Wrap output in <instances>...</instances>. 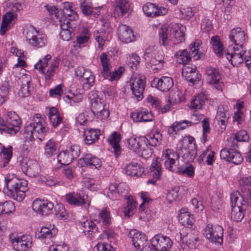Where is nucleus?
Here are the masks:
<instances>
[{"label":"nucleus","mask_w":251,"mask_h":251,"mask_svg":"<svg viewBox=\"0 0 251 251\" xmlns=\"http://www.w3.org/2000/svg\"><path fill=\"white\" fill-rule=\"evenodd\" d=\"M27 190L26 180L19 179L14 175H8L5 177L3 191L13 199L19 201H22Z\"/></svg>","instance_id":"obj_1"},{"label":"nucleus","mask_w":251,"mask_h":251,"mask_svg":"<svg viewBox=\"0 0 251 251\" xmlns=\"http://www.w3.org/2000/svg\"><path fill=\"white\" fill-rule=\"evenodd\" d=\"M48 130L45 120L40 114H36L33 117L32 122L25 127L24 134L26 139L32 141L38 139L41 141Z\"/></svg>","instance_id":"obj_2"},{"label":"nucleus","mask_w":251,"mask_h":251,"mask_svg":"<svg viewBox=\"0 0 251 251\" xmlns=\"http://www.w3.org/2000/svg\"><path fill=\"white\" fill-rule=\"evenodd\" d=\"M159 36L160 45H166L169 41L177 44L185 40L183 27H180L179 26L169 29L166 26H162L159 30Z\"/></svg>","instance_id":"obj_3"},{"label":"nucleus","mask_w":251,"mask_h":251,"mask_svg":"<svg viewBox=\"0 0 251 251\" xmlns=\"http://www.w3.org/2000/svg\"><path fill=\"white\" fill-rule=\"evenodd\" d=\"M242 192L243 197L238 191L234 192L230 195V202L232 208L234 206L243 207L245 204L244 199L251 205V177H243L241 181Z\"/></svg>","instance_id":"obj_4"},{"label":"nucleus","mask_w":251,"mask_h":251,"mask_svg":"<svg viewBox=\"0 0 251 251\" xmlns=\"http://www.w3.org/2000/svg\"><path fill=\"white\" fill-rule=\"evenodd\" d=\"M88 98L91 103V111L93 114L100 120L107 118L109 112L104 108L103 100L99 98L97 91H91L88 94Z\"/></svg>","instance_id":"obj_5"},{"label":"nucleus","mask_w":251,"mask_h":251,"mask_svg":"<svg viewBox=\"0 0 251 251\" xmlns=\"http://www.w3.org/2000/svg\"><path fill=\"white\" fill-rule=\"evenodd\" d=\"M50 59V55L48 54L42 59L39 60L34 66L35 68L38 70L40 73L44 75L46 80H50L54 75L60 61L58 58H55L50 66H48V61Z\"/></svg>","instance_id":"obj_6"},{"label":"nucleus","mask_w":251,"mask_h":251,"mask_svg":"<svg viewBox=\"0 0 251 251\" xmlns=\"http://www.w3.org/2000/svg\"><path fill=\"white\" fill-rule=\"evenodd\" d=\"M27 43L31 47L39 49L46 46L47 39L44 35L40 34L36 28L32 26H27L24 31Z\"/></svg>","instance_id":"obj_7"},{"label":"nucleus","mask_w":251,"mask_h":251,"mask_svg":"<svg viewBox=\"0 0 251 251\" xmlns=\"http://www.w3.org/2000/svg\"><path fill=\"white\" fill-rule=\"evenodd\" d=\"M194 138L191 136H186L181 140L180 153L187 162L193 161L197 156L196 144Z\"/></svg>","instance_id":"obj_8"},{"label":"nucleus","mask_w":251,"mask_h":251,"mask_svg":"<svg viewBox=\"0 0 251 251\" xmlns=\"http://www.w3.org/2000/svg\"><path fill=\"white\" fill-rule=\"evenodd\" d=\"M228 144L230 148L228 149H223L221 151V158L235 165L241 164L243 158L241 153L236 150V148L238 147L237 145L235 143H233L231 138L228 140Z\"/></svg>","instance_id":"obj_9"},{"label":"nucleus","mask_w":251,"mask_h":251,"mask_svg":"<svg viewBox=\"0 0 251 251\" xmlns=\"http://www.w3.org/2000/svg\"><path fill=\"white\" fill-rule=\"evenodd\" d=\"M150 248L152 251H168L173 242L167 236L161 234L155 235L150 241Z\"/></svg>","instance_id":"obj_10"},{"label":"nucleus","mask_w":251,"mask_h":251,"mask_svg":"<svg viewBox=\"0 0 251 251\" xmlns=\"http://www.w3.org/2000/svg\"><path fill=\"white\" fill-rule=\"evenodd\" d=\"M175 239L183 248L195 249L200 244L199 237L192 232L185 234L180 232L176 234Z\"/></svg>","instance_id":"obj_11"},{"label":"nucleus","mask_w":251,"mask_h":251,"mask_svg":"<svg viewBox=\"0 0 251 251\" xmlns=\"http://www.w3.org/2000/svg\"><path fill=\"white\" fill-rule=\"evenodd\" d=\"M223 229L221 226L208 224L204 229L203 235L209 241L221 245L223 243Z\"/></svg>","instance_id":"obj_12"},{"label":"nucleus","mask_w":251,"mask_h":251,"mask_svg":"<svg viewBox=\"0 0 251 251\" xmlns=\"http://www.w3.org/2000/svg\"><path fill=\"white\" fill-rule=\"evenodd\" d=\"M9 239L13 248L17 251H26L31 246V238L29 235L18 236L12 233L9 235Z\"/></svg>","instance_id":"obj_13"},{"label":"nucleus","mask_w":251,"mask_h":251,"mask_svg":"<svg viewBox=\"0 0 251 251\" xmlns=\"http://www.w3.org/2000/svg\"><path fill=\"white\" fill-rule=\"evenodd\" d=\"M130 83L132 94L138 100L142 99L146 84L145 77L139 75L132 76L130 79Z\"/></svg>","instance_id":"obj_14"},{"label":"nucleus","mask_w":251,"mask_h":251,"mask_svg":"<svg viewBox=\"0 0 251 251\" xmlns=\"http://www.w3.org/2000/svg\"><path fill=\"white\" fill-rule=\"evenodd\" d=\"M20 166L23 172L30 177H35L40 173V166L34 160L24 159L21 162Z\"/></svg>","instance_id":"obj_15"},{"label":"nucleus","mask_w":251,"mask_h":251,"mask_svg":"<svg viewBox=\"0 0 251 251\" xmlns=\"http://www.w3.org/2000/svg\"><path fill=\"white\" fill-rule=\"evenodd\" d=\"M113 7L115 17L126 18L129 15L131 10L128 0H116L114 2Z\"/></svg>","instance_id":"obj_16"},{"label":"nucleus","mask_w":251,"mask_h":251,"mask_svg":"<svg viewBox=\"0 0 251 251\" xmlns=\"http://www.w3.org/2000/svg\"><path fill=\"white\" fill-rule=\"evenodd\" d=\"M162 157L165 160L164 165L166 168L175 172L176 167L178 165L179 154L172 150L167 149L163 152Z\"/></svg>","instance_id":"obj_17"},{"label":"nucleus","mask_w":251,"mask_h":251,"mask_svg":"<svg viewBox=\"0 0 251 251\" xmlns=\"http://www.w3.org/2000/svg\"><path fill=\"white\" fill-rule=\"evenodd\" d=\"M206 79L207 82L212 84L217 90H222L223 83L220 81L221 76L217 69L208 67L205 69Z\"/></svg>","instance_id":"obj_18"},{"label":"nucleus","mask_w":251,"mask_h":251,"mask_svg":"<svg viewBox=\"0 0 251 251\" xmlns=\"http://www.w3.org/2000/svg\"><path fill=\"white\" fill-rule=\"evenodd\" d=\"M128 236L132 238L134 247L139 251H142L148 244V239L146 235L136 229L130 230Z\"/></svg>","instance_id":"obj_19"},{"label":"nucleus","mask_w":251,"mask_h":251,"mask_svg":"<svg viewBox=\"0 0 251 251\" xmlns=\"http://www.w3.org/2000/svg\"><path fill=\"white\" fill-rule=\"evenodd\" d=\"M65 200L67 203L74 206L84 205L85 207L87 208L90 205V202H87L84 195L74 192L66 194Z\"/></svg>","instance_id":"obj_20"},{"label":"nucleus","mask_w":251,"mask_h":251,"mask_svg":"<svg viewBox=\"0 0 251 251\" xmlns=\"http://www.w3.org/2000/svg\"><path fill=\"white\" fill-rule=\"evenodd\" d=\"M53 207V203L47 200L36 199L32 203L34 211L42 215H48Z\"/></svg>","instance_id":"obj_21"},{"label":"nucleus","mask_w":251,"mask_h":251,"mask_svg":"<svg viewBox=\"0 0 251 251\" xmlns=\"http://www.w3.org/2000/svg\"><path fill=\"white\" fill-rule=\"evenodd\" d=\"M143 10L148 17H154L164 15L167 13V9L164 7H158L155 4L148 2L143 6Z\"/></svg>","instance_id":"obj_22"},{"label":"nucleus","mask_w":251,"mask_h":251,"mask_svg":"<svg viewBox=\"0 0 251 251\" xmlns=\"http://www.w3.org/2000/svg\"><path fill=\"white\" fill-rule=\"evenodd\" d=\"M151 85L160 91H167L173 87L174 81L171 77L163 76L160 78H154Z\"/></svg>","instance_id":"obj_23"},{"label":"nucleus","mask_w":251,"mask_h":251,"mask_svg":"<svg viewBox=\"0 0 251 251\" xmlns=\"http://www.w3.org/2000/svg\"><path fill=\"white\" fill-rule=\"evenodd\" d=\"M117 34L120 40L123 42L129 43L134 40L135 36L131 28L125 25H119Z\"/></svg>","instance_id":"obj_24"},{"label":"nucleus","mask_w":251,"mask_h":251,"mask_svg":"<svg viewBox=\"0 0 251 251\" xmlns=\"http://www.w3.org/2000/svg\"><path fill=\"white\" fill-rule=\"evenodd\" d=\"M229 38L230 41L234 45H244L246 41L247 36L245 31L241 28L238 27L232 29L230 32Z\"/></svg>","instance_id":"obj_25"},{"label":"nucleus","mask_w":251,"mask_h":251,"mask_svg":"<svg viewBox=\"0 0 251 251\" xmlns=\"http://www.w3.org/2000/svg\"><path fill=\"white\" fill-rule=\"evenodd\" d=\"M79 229L89 236H93L98 232V228L95 223L91 220H85L77 224Z\"/></svg>","instance_id":"obj_26"},{"label":"nucleus","mask_w":251,"mask_h":251,"mask_svg":"<svg viewBox=\"0 0 251 251\" xmlns=\"http://www.w3.org/2000/svg\"><path fill=\"white\" fill-rule=\"evenodd\" d=\"M79 163L82 167L89 166L95 169H99L101 165L100 159L90 154H86L83 158L79 159Z\"/></svg>","instance_id":"obj_27"},{"label":"nucleus","mask_w":251,"mask_h":251,"mask_svg":"<svg viewBox=\"0 0 251 251\" xmlns=\"http://www.w3.org/2000/svg\"><path fill=\"white\" fill-rule=\"evenodd\" d=\"M12 156V147L5 148L0 143V168L6 167Z\"/></svg>","instance_id":"obj_28"},{"label":"nucleus","mask_w":251,"mask_h":251,"mask_svg":"<svg viewBox=\"0 0 251 251\" xmlns=\"http://www.w3.org/2000/svg\"><path fill=\"white\" fill-rule=\"evenodd\" d=\"M80 8L83 15L91 18H97L100 14L98 9L92 7L91 3L86 0L80 3Z\"/></svg>","instance_id":"obj_29"},{"label":"nucleus","mask_w":251,"mask_h":251,"mask_svg":"<svg viewBox=\"0 0 251 251\" xmlns=\"http://www.w3.org/2000/svg\"><path fill=\"white\" fill-rule=\"evenodd\" d=\"M125 173L131 176H140L144 172V169L140 164L131 163L125 168Z\"/></svg>","instance_id":"obj_30"},{"label":"nucleus","mask_w":251,"mask_h":251,"mask_svg":"<svg viewBox=\"0 0 251 251\" xmlns=\"http://www.w3.org/2000/svg\"><path fill=\"white\" fill-rule=\"evenodd\" d=\"M197 123V122L188 120H184L182 122L174 123L172 126L169 127L168 133L170 135L176 134L178 131L189 127L192 124Z\"/></svg>","instance_id":"obj_31"},{"label":"nucleus","mask_w":251,"mask_h":251,"mask_svg":"<svg viewBox=\"0 0 251 251\" xmlns=\"http://www.w3.org/2000/svg\"><path fill=\"white\" fill-rule=\"evenodd\" d=\"M100 135V130L98 129L89 128L84 131V141L86 144L91 145L98 140Z\"/></svg>","instance_id":"obj_32"},{"label":"nucleus","mask_w":251,"mask_h":251,"mask_svg":"<svg viewBox=\"0 0 251 251\" xmlns=\"http://www.w3.org/2000/svg\"><path fill=\"white\" fill-rule=\"evenodd\" d=\"M216 118L219 124H221L222 125L221 128L225 129L228 119V113L223 105L218 106Z\"/></svg>","instance_id":"obj_33"},{"label":"nucleus","mask_w":251,"mask_h":251,"mask_svg":"<svg viewBox=\"0 0 251 251\" xmlns=\"http://www.w3.org/2000/svg\"><path fill=\"white\" fill-rule=\"evenodd\" d=\"M49 118L50 124L54 128L62 123V117L59 115L57 109L54 107L49 110Z\"/></svg>","instance_id":"obj_34"},{"label":"nucleus","mask_w":251,"mask_h":251,"mask_svg":"<svg viewBox=\"0 0 251 251\" xmlns=\"http://www.w3.org/2000/svg\"><path fill=\"white\" fill-rule=\"evenodd\" d=\"M57 233V229L54 225H50L49 226H45L41 229L38 233L39 238L41 239L44 238H50L55 236Z\"/></svg>","instance_id":"obj_35"},{"label":"nucleus","mask_w":251,"mask_h":251,"mask_svg":"<svg viewBox=\"0 0 251 251\" xmlns=\"http://www.w3.org/2000/svg\"><path fill=\"white\" fill-rule=\"evenodd\" d=\"M121 139V134L114 132L109 137V143L112 146L114 149L115 155H119L120 152V146L119 142Z\"/></svg>","instance_id":"obj_36"},{"label":"nucleus","mask_w":251,"mask_h":251,"mask_svg":"<svg viewBox=\"0 0 251 251\" xmlns=\"http://www.w3.org/2000/svg\"><path fill=\"white\" fill-rule=\"evenodd\" d=\"M210 43L212 46L214 53L218 57H222L224 55L223 46L220 42V39L218 36L212 37Z\"/></svg>","instance_id":"obj_37"},{"label":"nucleus","mask_w":251,"mask_h":251,"mask_svg":"<svg viewBox=\"0 0 251 251\" xmlns=\"http://www.w3.org/2000/svg\"><path fill=\"white\" fill-rule=\"evenodd\" d=\"M22 84L21 89L19 90V94L22 97H25L30 95L29 84L30 78L29 75H24L22 76Z\"/></svg>","instance_id":"obj_38"},{"label":"nucleus","mask_w":251,"mask_h":251,"mask_svg":"<svg viewBox=\"0 0 251 251\" xmlns=\"http://www.w3.org/2000/svg\"><path fill=\"white\" fill-rule=\"evenodd\" d=\"M15 18L16 15L12 12H7L3 16L0 27V33L1 35L5 34L8 25Z\"/></svg>","instance_id":"obj_39"},{"label":"nucleus","mask_w":251,"mask_h":251,"mask_svg":"<svg viewBox=\"0 0 251 251\" xmlns=\"http://www.w3.org/2000/svg\"><path fill=\"white\" fill-rule=\"evenodd\" d=\"M225 55L234 66H237L244 61V56L241 55L240 53L227 51L225 53Z\"/></svg>","instance_id":"obj_40"},{"label":"nucleus","mask_w":251,"mask_h":251,"mask_svg":"<svg viewBox=\"0 0 251 251\" xmlns=\"http://www.w3.org/2000/svg\"><path fill=\"white\" fill-rule=\"evenodd\" d=\"M206 97L203 93L199 94L196 96L191 101V107L195 110L200 109L204 105Z\"/></svg>","instance_id":"obj_41"},{"label":"nucleus","mask_w":251,"mask_h":251,"mask_svg":"<svg viewBox=\"0 0 251 251\" xmlns=\"http://www.w3.org/2000/svg\"><path fill=\"white\" fill-rule=\"evenodd\" d=\"M144 143V139L131 137L127 140L128 148L135 152L140 151Z\"/></svg>","instance_id":"obj_42"},{"label":"nucleus","mask_w":251,"mask_h":251,"mask_svg":"<svg viewBox=\"0 0 251 251\" xmlns=\"http://www.w3.org/2000/svg\"><path fill=\"white\" fill-rule=\"evenodd\" d=\"M191 53H189L186 50H179L175 53L177 62L179 64H186L191 59Z\"/></svg>","instance_id":"obj_43"},{"label":"nucleus","mask_w":251,"mask_h":251,"mask_svg":"<svg viewBox=\"0 0 251 251\" xmlns=\"http://www.w3.org/2000/svg\"><path fill=\"white\" fill-rule=\"evenodd\" d=\"M5 123L8 125H21L22 122L19 116L14 111H7L5 114Z\"/></svg>","instance_id":"obj_44"},{"label":"nucleus","mask_w":251,"mask_h":251,"mask_svg":"<svg viewBox=\"0 0 251 251\" xmlns=\"http://www.w3.org/2000/svg\"><path fill=\"white\" fill-rule=\"evenodd\" d=\"M162 136L161 133L157 131L155 133L148 136V138H146V142L150 145L156 147L159 145L161 142Z\"/></svg>","instance_id":"obj_45"},{"label":"nucleus","mask_w":251,"mask_h":251,"mask_svg":"<svg viewBox=\"0 0 251 251\" xmlns=\"http://www.w3.org/2000/svg\"><path fill=\"white\" fill-rule=\"evenodd\" d=\"M175 171L180 174H186L190 177L193 176L194 175V167L192 164H190L188 162L185 163L184 164L177 168L176 167Z\"/></svg>","instance_id":"obj_46"},{"label":"nucleus","mask_w":251,"mask_h":251,"mask_svg":"<svg viewBox=\"0 0 251 251\" xmlns=\"http://www.w3.org/2000/svg\"><path fill=\"white\" fill-rule=\"evenodd\" d=\"M45 153L48 157H51L56 153L57 144L52 139H50L45 146Z\"/></svg>","instance_id":"obj_47"},{"label":"nucleus","mask_w":251,"mask_h":251,"mask_svg":"<svg viewBox=\"0 0 251 251\" xmlns=\"http://www.w3.org/2000/svg\"><path fill=\"white\" fill-rule=\"evenodd\" d=\"M62 13H63V16L60 17V19H67L71 22H74L78 19L77 13L72 9L70 6H68V7L65 6L63 10L62 11Z\"/></svg>","instance_id":"obj_48"},{"label":"nucleus","mask_w":251,"mask_h":251,"mask_svg":"<svg viewBox=\"0 0 251 251\" xmlns=\"http://www.w3.org/2000/svg\"><path fill=\"white\" fill-rule=\"evenodd\" d=\"M136 201H134L133 198L129 196L127 198V206L125 207L124 210L125 216L129 218L130 213L133 214V211L136 208Z\"/></svg>","instance_id":"obj_49"},{"label":"nucleus","mask_w":251,"mask_h":251,"mask_svg":"<svg viewBox=\"0 0 251 251\" xmlns=\"http://www.w3.org/2000/svg\"><path fill=\"white\" fill-rule=\"evenodd\" d=\"M243 209V207H233L231 213V219L236 222H240L244 217Z\"/></svg>","instance_id":"obj_50"},{"label":"nucleus","mask_w":251,"mask_h":251,"mask_svg":"<svg viewBox=\"0 0 251 251\" xmlns=\"http://www.w3.org/2000/svg\"><path fill=\"white\" fill-rule=\"evenodd\" d=\"M161 164L156 160L153 161L150 167L151 175L155 178H159L161 175Z\"/></svg>","instance_id":"obj_51"},{"label":"nucleus","mask_w":251,"mask_h":251,"mask_svg":"<svg viewBox=\"0 0 251 251\" xmlns=\"http://www.w3.org/2000/svg\"><path fill=\"white\" fill-rule=\"evenodd\" d=\"M72 158L69 154L68 151H62L57 155V160L58 163L61 165H69L72 161Z\"/></svg>","instance_id":"obj_52"},{"label":"nucleus","mask_w":251,"mask_h":251,"mask_svg":"<svg viewBox=\"0 0 251 251\" xmlns=\"http://www.w3.org/2000/svg\"><path fill=\"white\" fill-rule=\"evenodd\" d=\"M103 226H108L111 223L110 212L106 209H102L99 214Z\"/></svg>","instance_id":"obj_53"},{"label":"nucleus","mask_w":251,"mask_h":251,"mask_svg":"<svg viewBox=\"0 0 251 251\" xmlns=\"http://www.w3.org/2000/svg\"><path fill=\"white\" fill-rule=\"evenodd\" d=\"M15 207L13 202L10 201H6L3 203L0 204V210L2 214L11 213L14 210Z\"/></svg>","instance_id":"obj_54"},{"label":"nucleus","mask_w":251,"mask_h":251,"mask_svg":"<svg viewBox=\"0 0 251 251\" xmlns=\"http://www.w3.org/2000/svg\"><path fill=\"white\" fill-rule=\"evenodd\" d=\"M140 57L135 53H133L128 57L126 59V64L131 68H136V66L140 63Z\"/></svg>","instance_id":"obj_55"},{"label":"nucleus","mask_w":251,"mask_h":251,"mask_svg":"<svg viewBox=\"0 0 251 251\" xmlns=\"http://www.w3.org/2000/svg\"><path fill=\"white\" fill-rule=\"evenodd\" d=\"M178 197V189L177 187H173L169 190L166 194V199L169 203L175 201Z\"/></svg>","instance_id":"obj_56"},{"label":"nucleus","mask_w":251,"mask_h":251,"mask_svg":"<svg viewBox=\"0 0 251 251\" xmlns=\"http://www.w3.org/2000/svg\"><path fill=\"white\" fill-rule=\"evenodd\" d=\"M105 32L103 30L100 31H97L94 32V36L95 40L99 44V48L102 50V47L105 43Z\"/></svg>","instance_id":"obj_57"},{"label":"nucleus","mask_w":251,"mask_h":251,"mask_svg":"<svg viewBox=\"0 0 251 251\" xmlns=\"http://www.w3.org/2000/svg\"><path fill=\"white\" fill-rule=\"evenodd\" d=\"M179 220L183 225L192 226L194 222V219L192 215L189 214L179 215Z\"/></svg>","instance_id":"obj_58"},{"label":"nucleus","mask_w":251,"mask_h":251,"mask_svg":"<svg viewBox=\"0 0 251 251\" xmlns=\"http://www.w3.org/2000/svg\"><path fill=\"white\" fill-rule=\"evenodd\" d=\"M230 138L233 143H234L233 140H236L237 142H242L247 140L249 138V136L246 130H241L234 134L233 138L230 137Z\"/></svg>","instance_id":"obj_59"},{"label":"nucleus","mask_w":251,"mask_h":251,"mask_svg":"<svg viewBox=\"0 0 251 251\" xmlns=\"http://www.w3.org/2000/svg\"><path fill=\"white\" fill-rule=\"evenodd\" d=\"M180 16L181 18L186 20H189L194 16V12L192 8L190 7H184L180 10Z\"/></svg>","instance_id":"obj_60"},{"label":"nucleus","mask_w":251,"mask_h":251,"mask_svg":"<svg viewBox=\"0 0 251 251\" xmlns=\"http://www.w3.org/2000/svg\"><path fill=\"white\" fill-rule=\"evenodd\" d=\"M201 45V42L200 40H197L193 44L190 45L191 55H193L196 60L200 58V56L198 55V51Z\"/></svg>","instance_id":"obj_61"},{"label":"nucleus","mask_w":251,"mask_h":251,"mask_svg":"<svg viewBox=\"0 0 251 251\" xmlns=\"http://www.w3.org/2000/svg\"><path fill=\"white\" fill-rule=\"evenodd\" d=\"M55 215L59 219H66L67 214L63 205H58L55 207Z\"/></svg>","instance_id":"obj_62"},{"label":"nucleus","mask_w":251,"mask_h":251,"mask_svg":"<svg viewBox=\"0 0 251 251\" xmlns=\"http://www.w3.org/2000/svg\"><path fill=\"white\" fill-rule=\"evenodd\" d=\"M20 126V125H8V124H5L2 128V130L10 135H15L19 131Z\"/></svg>","instance_id":"obj_63"},{"label":"nucleus","mask_w":251,"mask_h":251,"mask_svg":"<svg viewBox=\"0 0 251 251\" xmlns=\"http://www.w3.org/2000/svg\"><path fill=\"white\" fill-rule=\"evenodd\" d=\"M94 251H115L108 243H99L94 247Z\"/></svg>","instance_id":"obj_64"}]
</instances>
